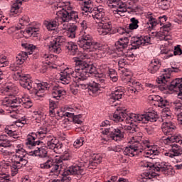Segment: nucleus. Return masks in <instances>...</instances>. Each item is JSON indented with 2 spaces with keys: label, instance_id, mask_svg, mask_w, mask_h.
Returning a JSON list of instances; mask_svg holds the SVG:
<instances>
[{
  "label": "nucleus",
  "instance_id": "1",
  "mask_svg": "<svg viewBox=\"0 0 182 182\" xmlns=\"http://www.w3.org/2000/svg\"><path fill=\"white\" fill-rule=\"evenodd\" d=\"M75 68H67L60 73V80L63 85H69L71 77L79 80H86L90 75L96 73V67L79 58H74Z\"/></svg>",
  "mask_w": 182,
  "mask_h": 182
},
{
  "label": "nucleus",
  "instance_id": "2",
  "mask_svg": "<svg viewBox=\"0 0 182 182\" xmlns=\"http://www.w3.org/2000/svg\"><path fill=\"white\" fill-rule=\"evenodd\" d=\"M157 112L156 111H148L145 114H127L126 111L117 109L113 114V120L116 123L119 122H126L128 124H134V123L147 124L149 122H157Z\"/></svg>",
  "mask_w": 182,
  "mask_h": 182
},
{
  "label": "nucleus",
  "instance_id": "3",
  "mask_svg": "<svg viewBox=\"0 0 182 182\" xmlns=\"http://www.w3.org/2000/svg\"><path fill=\"white\" fill-rule=\"evenodd\" d=\"M178 68H171L164 70L165 72H168L167 74H162L160 77V91L164 92V90H170L171 92H178V99L182 100V78H176L172 82H170V77L171 75L170 73H177Z\"/></svg>",
  "mask_w": 182,
  "mask_h": 182
},
{
  "label": "nucleus",
  "instance_id": "4",
  "mask_svg": "<svg viewBox=\"0 0 182 182\" xmlns=\"http://www.w3.org/2000/svg\"><path fill=\"white\" fill-rule=\"evenodd\" d=\"M4 93H6L7 96L4 97L1 101V105L9 107L6 109L7 113H10V117L13 119H16L18 117V114L19 111L17 107H19L22 103V98L18 97H14L12 93H14V88L12 86L7 85L4 90Z\"/></svg>",
  "mask_w": 182,
  "mask_h": 182
},
{
  "label": "nucleus",
  "instance_id": "5",
  "mask_svg": "<svg viewBox=\"0 0 182 182\" xmlns=\"http://www.w3.org/2000/svg\"><path fill=\"white\" fill-rule=\"evenodd\" d=\"M47 42L48 50L52 53H60L62 52V45L65 46V48L68 49L71 55H76L77 52V45L72 41L67 42L65 37L62 36L55 38H49L47 39Z\"/></svg>",
  "mask_w": 182,
  "mask_h": 182
},
{
  "label": "nucleus",
  "instance_id": "6",
  "mask_svg": "<svg viewBox=\"0 0 182 182\" xmlns=\"http://www.w3.org/2000/svg\"><path fill=\"white\" fill-rule=\"evenodd\" d=\"M170 102L167 101V100H163L161 97L160 98V107L161 109V119L164 123L161 126L162 133L165 134V136H168L173 134L174 130H176V125L173 124V123L168 122L171 120V111H170Z\"/></svg>",
  "mask_w": 182,
  "mask_h": 182
},
{
  "label": "nucleus",
  "instance_id": "7",
  "mask_svg": "<svg viewBox=\"0 0 182 182\" xmlns=\"http://www.w3.org/2000/svg\"><path fill=\"white\" fill-rule=\"evenodd\" d=\"M77 43L85 52H96L105 49L103 45L93 41V37L86 32L81 33Z\"/></svg>",
  "mask_w": 182,
  "mask_h": 182
},
{
  "label": "nucleus",
  "instance_id": "8",
  "mask_svg": "<svg viewBox=\"0 0 182 182\" xmlns=\"http://www.w3.org/2000/svg\"><path fill=\"white\" fill-rule=\"evenodd\" d=\"M26 144L28 149H33L29 152L30 156H35L36 157L45 158L48 156V148L46 146H42L43 142L40 140L35 141V136L32 135H28Z\"/></svg>",
  "mask_w": 182,
  "mask_h": 182
},
{
  "label": "nucleus",
  "instance_id": "9",
  "mask_svg": "<svg viewBox=\"0 0 182 182\" xmlns=\"http://www.w3.org/2000/svg\"><path fill=\"white\" fill-rule=\"evenodd\" d=\"M140 166L142 168H146V171L139 176L138 178L139 181L146 182L149 181V180H151V178L160 176L159 173L154 172L157 171L159 173L160 171V168L159 167V166H160L159 163H156L154 164L147 161H142L140 163ZM151 170H154V171Z\"/></svg>",
  "mask_w": 182,
  "mask_h": 182
},
{
  "label": "nucleus",
  "instance_id": "10",
  "mask_svg": "<svg viewBox=\"0 0 182 182\" xmlns=\"http://www.w3.org/2000/svg\"><path fill=\"white\" fill-rule=\"evenodd\" d=\"M129 144L124 149V156H129V157H134V156H138L140 153H143V149H146V147L149 149V141L144 140L135 141L134 136H132Z\"/></svg>",
  "mask_w": 182,
  "mask_h": 182
},
{
  "label": "nucleus",
  "instance_id": "11",
  "mask_svg": "<svg viewBox=\"0 0 182 182\" xmlns=\"http://www.w3.org/2000/svg\"><path fill=\"white\" fill-rule=\"evenodd\" d=\"M64 6L61 10H59L56 13V16L63 22H77L79 19V14L77 11L72 10V5L70 1H63Z\"/></svg>",
  "mask_w": 182,
  "mask_h": 182
},
{
  "label": "nucleus",
  "instance_id": "12",
  "mask_svg": "<svg viewBox=\"0 0 182 182\" xmlns=\"http://www.w3.org/2000/svg\"><path fill=\"white\" fill-rule=\"evenodd\" d=\"M23 27L17 26L16 27H11L9 28V32L11 31V32H14V36L16 39H21V38H23V35L25 33H28L30 36H32L33 33H36V32H39V29H41V23H32V24L27 27L25 31H21Z\"/></svg>",
  "mask_w": 182,
  "mask_h": 182
},
{
  "label": "nucleus",
  "instance_id": "13",
  "mask_svg": "<svg viewBox=\"0 0 182 182\" xmlns=\"http://www.w3.org/2000/svg\"><path fill=\"white\" fill-rule=\"evenodd\" d=\"M63 162L60 157L56 158L55 162L53 159H48L45 163L41 164L40 167L41 168L48 169L50 168V173H54L55 176H59L62 171Z\"/></svg>",
  "mask_w": 182,
  "mask_h": 182
},
{
  "label": "nucleus",
  "instance_id": "14",
  "mask_svg": "<svg viewBox=\"0 0 182 182\" xmlns=\"http://www.w3.org/2000/svg\"><path fill=\"white\" fill-rule=\"evenodd\" d=\"M75 113H79V109L75 107H65V112H59L57 111V114L60 117H63V116H65L66 117H70L71 119V122L74 124H82V114H79L77 115H75Z\"/></svg>",
  "mask_w": 182,
  "mask_h": 182
},
{
  "label": "nucleus",
  "instance_id": "15",
  "mask_svg": "<svg viewBox=\"0 0 182 182\" xmlns=\"http://www.w3.org/2000/svg\"><path fill=\"white\" fill-rule=\"evenodd\" d=\"M102 134H109L110 137L114 141H120L122 139H124V129L123 127H109L105 128L102 131Z\"/></svg>",
  "mask_w": 182,
  "mask_h": 182
},
{
  "label": "nucleus",
  "instance_id": "16",
  "mask_svg": "<svg viewBox=\"0 0 182 182\" xmlns=\"http://www.w3.org/2000/svg\"><path fill=\"white\" fill-rule=\"evenodd\" d=\"M123 77L127 83H130V87H128V92H129V93L137 95L139 92H141L143 85H141V83L139 82L132 80V73L130 72L124 73Z\"/></svg>",
  "mask_w": 182,
  "mask_h": 182
},
{
  "label": "nucleus",
  "instance_id": "17",
  "mask_svg": "<svg viewBox=\"0 0 182 182\" xmlns=\"http://www.w3.org/2000/svg\"><path fill=\"white\" fill-rule=\"evenodd\" d=\"M22 48L28 51H21L16 57V63L17 65H22L27 59L28 55H32L33 50L36 49V46L29 43H21Z\"/></svg>",
  "mask_w": 182,
  "mask_h": 182
},
{
  "label": "nucleus",
  "instance_id": "18",
  "mask_svg": "<svg viewBox=\"0 0 182 182\" xmlns=\"http://www.w3.org/2000/svg\"><path fill=\"white\" fill-rule=\"evenodd\" d=\"M46 141V147L47 149H50V150H54V153H57L58 154H60L62 153V143L59 142V140L56 139L53 135H47L45 139Z\"/></svg>",
  "mask_w": 182,
  "mask_h": 182
},
{
  "label": "nucleus",
  "instance_id": "19",
  "mask_svg": "<svg viewBox=\"0 0 182 182\" xmlns=\"http://www.w3.org/2000/svg\"><path fill=\"white\" fill-rule=\"evenodd\" d=\"M167 21V16L164 15L160 16V26L161 27V37L160 41H168V32L170 31L171 23L165 24L164 22Z\"/></svg>",
  "mask_w": 182,
  "mask_h": 182
},
{
  "label": "nucleus",
  "instance_id": "20",
  "mask_svg": "<svg viewBox=\"0 0 182 182\" xmlns=\"http://www.w3.org/2000/svg\"><path fill=\"white\" fill-rule=\"evenodd\" d=\"M151 37L149 36H134L131 38L132 49H138L141 45H149L150 43Z\"/></svg>",
  "mask_w": 182,
  "mask_h": 182
},
{
  "label": "nucleus",
  "instance_id": "21",
  "mask_svg": "<svg viewBox=\"0 0 182 182\" xmlns=\"http://www.w3.org/2000/svg\"><path fill=\"white\" fill-rule=\"evenodd\" d=\"M89 16H92L93 19H97L99 23L102 22L103 19H109V17L106 16V11L102 6L94 8Z\"/></svg>",
  "mask_w": 182,
  "mask_h": 182
},
{
  "label": "nucleus",
  "instance_id": "22",
  "mask_svg": "<svg viewBox=\"0 0 182 182\" xmlns=\"http://www.w3.org/2000/svg\"><path fill=\"white\" fill-rule=\"evenodd\" d=\"M112 31V21L110 18H104L102 21L99 23L97 32L100 35H109Z\"/></svg>",
  "mask_w": 182,
  "mask_h": 182
},
{
  "label": "nucleus",
  "instance_id": "23",
  "mask_svg": "<svg viewBox=\"0 0 182 182\" xmlns=\"http://www.w3.org/2000/svg\"><path fill=\"white\" fill-rule=\"evenodd\" d=\"M123 95H124V87H117L116 90L109 95V98L108 100L109 105H112V106H116V105H117V102L116 103V102H119V100H120V99L123 97Z\"/></svg>",
  "mask_w": 182,
  "mask_h": 182
},
{
  "label": "nucleus",
  "instance_id": "24",
  "mask_svg": "<svg viewBox=\"0 0 182 182\" xmlns=\"http://www.w3.org/2000/svg\"><path fill=\"white\" fill-rule=\"evenodd\" d=\"M171 149L170 150L171 152H166L165 153V156H168V157H171L173 159L174 157L175 161L173 162L175 163H180L181 161V159H177L176 157H178L181 156L182 154V149L181 146H178L176 144H170Z\"/></svg>",
  "mask_w": 182,
  "mask_h": 182
},
{
  "label": "nucleus",
  "instance_id": "25",
  "mask_svg": "<svg viewBox=\"0 0 182 182\" xmlns=\"http://www.w3.org/2000/svg\"><path fill=\"white\" fill-rule=\"evenodd\" d=\"M109 7L111 9H114L113 14L114 15H119V16H123V14L127 12L126 4L120 0H117L115 3L110 4Z\"/></svg>",
  "mask_w": 182,
  "mask_h": 182
},
{
  "label": "nucleus",
  "instance_id": "26",
  "mask_svg": "<svg viewBox=\"0 0 182 182\" xmlns=\"http://www.w3.org/2000/svg\"><path fill=\"white\" fill-rule=\"evenodd\" d=\"M65 174H70L71 176H83L85 174V169L82 166L77 165L70 166L64 168Z\"/></svg>",
  "mask_w": 182,
  "mask_h": 182
},
{
  "label": "nucleus",
  "instance_id": "27",
  "mask_svg": "<svg viewBox=\"0 0 182 182\" xmlns=\"http://www.w3.org/2000/svg\"><path fill=\"white\" fill-rule=\"evenodd\" d=\"M33 81H32V77L29 75H25L21 77L20 80V85L24 89H27V90H31V89H33Z\"/></svg>",
  "mask_w": 182,
  "mask_h": 182
},
{
  "label": "nucleus",
  "instance_id": "28",
  "mask_svg": "<svg viewBox=\"0 0 182 182\" xmlns=\"http://www.w3.org/2000/svg\"><path fill=\"white\" fill-rule=\"evenodd\" d=\"M21 6L22 0H16L11 7L10 16H18V15H21L22 13V9H21Z\"/></svg>",
  "mask_w": 182,
  "mask_h": 182
},
{
  "label": "nucleus",
  "instance_id": "29",
  "mask_svg": "<svg viewBox=\"0 0 182 182\" xmlns=\"http://www.w3.org/2000/svg\"><path fill=\"white\" fill-rule=\"evenodd\" d=\"M87 86L88 89V93L90 95V96H96L97 92L100 90V87H102L100 84L95 81H90L87 83Z\"/></svg>",
  "mask_w": 182,
  "mask_h": 182
},
{
  "label": "nucleus",
  "instance_id": "30",
  "mask_svg": "<svg viewBox=\"0 0 182 182\" xmlns=\"http://www.w3.org/2000/svg\"><path fill=\"white\" fill-rule=\"evenodd\" d=\"M15 153V155L13 156V160L20 161L24 164H28V153L26 151H21Z\"/></svg>",
  "mask_w": 182,
  "mask_h": 182
},
{
  "label": "nucleus",
  "instance_id": "31",
  "mask_svg": "<svg viewBox=\"0 0 182 182\" xmlns=\"http://www.w3.org/2000/svg\"><path fill=\"white\" fill-rule=\"evenodd\" d=\"M66 95V91H65V89L63 87L55 85L53 87L52 90V96L54 99H56V100H59L62 96H65Z\"/></svg>",
  "mask_w": 182,
  "mask_h": 182
},
{
  "label": "nucleus",
  "instance_id": "32",
  "mask_svg": "<svg viewBox=\"0 0 182 182\" xmlns=\"http://www.w3.org/2000/svg\"><path fill=\"white\" fill-rule=\"evenodd\" d=\"M160 173L166 177L173 176V168L167 162H161L160 164Z\"/></svg>",
  "mask_w": 182,
  "mask_h": 182
},
{
  "label": "nucleus",
  "instance_id": "33",
  "mask_svg": "<svg viewBox=\"0 0 182 182\" xmlns=\"http://www.w3.org/2000/svg\"><path fill=\"white\" fill-rule=\"evenodd\" d=\"M25 166H26V164H23L19 161H14V162L10 165L11 176L13 177L16 176L19 169L22 168V167H25Z\"/></svg>",
  "mask_w": 182,
  "mask_h": 182
},
{
  "label": "nucleus",
  "instance_id": "34",
  "mask_svg": "<svg viewBox=\"0 0 182 182\" xmlns=\"http://www.w3.org/2000/svg\"><path fill=\"white\" fill-rule=\"evenodd\" d=\"M59 19L60 18H59L56 15L55 19L51 21H46L44 22V25L47 28L48 31H55V29L59 26V23L60 22Z\"/></svg>",
  "mask_w": 182,
  "mask_h": 182
},
{
  "label": "nucleus",
  "instance_id": "35",
  "mask_svg": "<svg viewBox=\"0 0 182 182\" xmlns=\"http://www.w3.org/2000/svg\"><path fill=\"white\" fill-rule=\"evenodd\" d=\"M146 16V19H148L146 24V28H147L149 31H151V29H153V28H154V26H156V25L158 24L157 20L156 19V18H154V16H153L151 13H148Z\"/></svg>",
  "mask_w": 182,
  "mask_h": 182
},
{
  "label": "nucleus",
  "instance_id": "36",
  "mask_svg": "<svg viewBox=\"0 0 182 182\" xmlns=\"http://www.w3.org/2000/svg\"><path fill=\"white\" fill-rule=\"evenodd\" d=\"M162 141H164V144H173V143H178L179 144H182V139L181 136H167L166 138H164V136L162 137Z\"/></svg>",
  "mask_w": 182,
  "mask_h": 182
},
{
  "label": "nucleus",
  "instance_id": "37",
  "mask_svg": "<svg viewBox=\"0 0 182 182\" xmlns=\"http://www.w3.org/2000/svg\"><path fill=\"white\" fill-rule=\"evenodd\" d=\"M129 37H124L119 39L118 41L115 43V46L119 50H123V49L127 48V46H129Z\"/></svg>",
  "mask_w": 182,
  "mask_h": 182
},
{
  "label": "nucleus",
  "instance_id": "38",
  "mask_svg": "<svg viewBox=\"0 0 182 182\" xmlns=\"http://www.w3.org/2000/svg\"><path fill=\"white\" fill-rule=\"evenodd\" d=\"M84 6H82V14H87L85 15H89V14L93 11V1L92 0H84Z\"/></svg>",
  "mask_w": 182,
  "mask_h": 182
},
{
  "label": "nucleus",
  "instance_id": "39",
  "mask_svg": "<svg viewBox=\"0 0 182 182\" xmlns=\"http://www.w3.org/2000/svg\"><path fill=\"white\" fill-rule=\"evenodd\" d=\"M48 128L45 127H41L35 134V140H36V139H38V140H43V139H46V137L48 136H46V134H48Z\"/></svg>",
  "mask_w": 182,
  "mask_h": 182
},
{
  "label": "nucleus",
  "instance_id": "40",
  "mask_svg": "<svg viewBox=\"0 0 182 182\" xmlns=\"http://www.w3.org/2000/svg\"><path fill=\"white\" fill-rule=\"evenodd\" d=\"M102 160H103V157L102 156V155L99 154H94L91 157L89 165L96 167L97 164H100V163H102Z\"/></svg>",
  "mask_w": 182,
  "mask_h": 182
},
{
  "label": "nucleus",
  "instance_id": "41",
  "mask_svg": "<svg viewBox=\"0 0 182 182\" xmlns=\"http://www.w3.org/2000/svg\"><path fill=\"white\" fill-rule=\"evenodd\" d=\"M62 178L61 179H54V180H51L50 181V182H70V181L72 180V178H70V174H65V168L63 167L62 170L60 171Z\"/></svg>",
  "mask_w": 182,
  "mask_h": 182
},
{
  "label": "nucleus",
  "instance_id": "42",
  "mask_svg": "<svg viewBox=\"0 0 182 182\" xmlns=\"http://www.w3.org/2000/svg\"><path fill=\"white\" fill-rule=\"evenodd\" d=\"M160 63V60L154 59L151 60L149 65L148 70L150 73H156L159 70V67L157 65Z\"/></svg>",
  "mask_w": 182,
  "mask_h": 182
},
{
  "label": "nucleus",
  "instance_id": "43",
  "mask_svg": "<svg viewBox=\"0 0 182 182\" xmlns=\"http://www.w3.org/2000/svg\"><path fill=\"white\" fill-rule=\"evenodd\" d=\"M148 102L156 107H160V96L159 95H149L148 97Z\"/></svg>",
  "mask_w": 182,
  "mask_h": 182
},
{
  "label": "nucleus",
  "instance_id": "44",
  "mask_svg": "<svg viewBox=\"0 0 182 182\" xmlns=\"http://www.w3.org/2000/svg\"><path fill=\"white\" fill-rule=\"evenodd\" d=\"M33 89L36 90H43V92H45V90H48V89H49V85L46 82H35L33 84Z\"/></svg>",
  "mask_w": 182,
  "mask_h": 182
},
{
  "label": "nucleus",
  "instance_id": "45",
  "mask_svg": "<svg viewBox=\"0 0 182 182\" xmlns=\"http://www.w3.org/2000/svg\"><path fill=\"white\" fill-rule=\"evenodd\" d=\"M148 147H146V148H143V150H142V153H144V156H145V157H150L151 158V156H156V154H157V150H153L151 149V146L150 145H149L148 144Z\"/></svg>",
  "mask_w": 182,
  "mask_h": 182
},
{
  "label": "nucleus",
  "instance_id": "46",
  "mask_svg": "<svg viewBox=\"0 0 182 182\" xmlns=\"http://www.w3.org/2000/svg\"><path fill=\"white\" fill-rule=\"evenodd\" d=\"M58 105L56 104V102L50 100H49V114L51 117H54L56 114V111L55 110L56 109V107Z\"/></svg>",
  "mask_w": 182,
  "mask_h": 182
},
{
  "label": "nucleus",
  "instance_id": "47",
  "mask_svg": "<svg viewBox=\"0 0 182 182\" xmlns=\"http://www.w3.org/2000/svg\"><path fill=\"white\" fill-rule=\"evenodd\" d=\"M0 141H2L0 143V147H4V149H6V147H10L11 146V141L7 139L6 134L0 135Z\"/></svg>",
  "mask_w": 182,
  "mask_h": 182
},
{
  "label": "nucleus",
  "instance_id": "48",
  "mask_svg": "<svg viewBox=\"0 0 182 182\" xmlns=\"http://www.w3.org/2000/svg\"><path fill=\"white\" fill-rule=\"evenodd\" d=\"M29 22H31V19L29 18V17L24 15L21 18H20L18 21V23L20 25L19 26L22 28H23V26H28V25H29L30 26L32 24H29Z\"/></svg>",
  "mask_w": 182,
  "mask_h": 182
},
{
  "label": "nucleus",
  "instance_id": "49",
  "mask_svg": "<svg viewBox=\"0 0 182 182\" xmlns=\"http://www.w3.org/2000/svg\"><path fill=\"white\" fill-rule=\"evenodd\" d=\"M130 23L128 26V29L129 31H134V29H137L139 28V20L134 17L130 19Z\"/></svg>",
  "mask_w": 182,
  "mask_h": 182
},
{
  "label": "nucleus",
  "instance_id": "50",
  "mask_svg": "<svg viewBox=\"0 0 182 182\" xmlns=\"http://www.w3.org/2000/svg\"><path fill=\"white\" fill-rule=\"evenodd\" d=\"M4 132L8 136L12 137L13 139H18V134H16V131H13L11 127H6Z\"/></svg>",
  "mask_w": 182,
  "mask_h": 182
},
{
  "label": "nucleus",
  "instance_id": "51",
  "mask_svg": "<svg viewBox=\"0 0 182 182\" xmlns=\"http://www.w3.org/2000/svg\"><path fill=\"white\" fill-rule=\"evenodd\" d=\"M117 31L119 35H124V36H130V30L127 27H119Z\"/></svg>",
  "mask_w": 182,
  "mask_h": 182
},
{
  "label": "nucleus",
  "instance_id": "52",
  "mask_svg": "<svg viewBox=\"0 0 182 182\" xmlns=\"http://www.w3.org/2000/svg\"><path fill=\"white\" fill-rule=\"evenodd\" d=\"M73 124V122H72V119L70 117H68V119H65V121H63L62 126L63 127H64V129L69 130L72 129Z\"/></svg>",
  "mask_w": 182,
  "mask_h": 182
},
{
  "label": "nucleus",
  "instance_id": "53",
  "mask_svg": "<svg viewBox=\"0 0 182 182\" xmlns=\"http://www.w3.org/2000/svg\"><path fill=\"white\" fill-rule=\"evenodd\" d=\"M11 167L9 162L4 161L0 164V169L4 171V173H6L8 171V168Z\"/></svg>",
  "mask_w": 182,
  "mask_h": 182
},
{
  "label": "nucleus",
  "instance_id": "54",
  "mask_svg": "<svg viewBox=\"0 0 182 182\" xmlns=\"http://www.w3.org/2000/svg\"><path fill=\"white\" fill-rule=\"evenodd\" d=\"M161 58L164 59H168V58H171L173 54H171L168 50H161Z\"/></svg>",
  "mask_w": 182,
  "mask_h": 182
},
{
  "label": "nucleus",
  "instance_id": "55",
  "mask_svg": "<svg viewBox=\"0 0 182 182\" xmlns=\"http://www.w3.org/2000/svg\"><path fill=\"white\" fill-rule=\"evenodd\" d=\"M100 69L101 72L107 75L109 70H110V67L107 64H102L100 67Z\"/></svg>",
  "mask_w": 182,
  "mask_h": 182
},
{
  "label": "nucleus",
  "instance_id": "56",
  "mask_svg": "<svg viewBox=\"0 0 182 182\" xmlns=\"http://www.w3.org/2000/svg\"><path fill=\"white\" fill-rule=\"evenodd\" d=\"M23 76H25V74H21V71H16V73H14V74L13 75V78L14 79V80H20L22 77H23Z\"/></svg>",
  "mask_w": 182,
  "mask_h": 182
},
{
  "label": "nucleus",
  "instance_id": "57",
  "mask_svg": "<svg viewBox=\"0 0 182 182\" xmlns=\"http://www.w3.org/2000/svg\"><path fill=\"white\" fill-rule=\"evenodd\" d=\"M9 65V62L6 60V57H0V68H5V66H8Z\"/></svg>",
  "mask_w": 182,
  "mask_h": 182
},
{
  "label": "nucleus",
  "instance_id": "58",
  "mask_svg": "<svg viewBox=\"0 0 182 182\" xmlns=\"http://www.w3.org/2000/svg\"><path fill=\"white\" fill-rule=\"evenodd\" d=\"M73 146L75 149H79V147H81V146H83V139L82 138L77 139L73 143Z\"/></svg>",
  "mask_w": 182,
  "mask_h": 182
},
{
  "label": "nucleus",
  "instance_id": "59",
  "mask_svg": "<svg viewBox=\"0 0 182 182\" xmlns=\"http://www.w3.org/2000/svg\"><path fill=\"white\" fill-rule=\"evenodd\" d=\"M125 130H127L129 134H134L136 133V127L134 126H127L125 127Z\"/></svg>",
  "mask_w": 182,
  "mask_h": 182
},
{
  "label": "nucleus",
  "instance_id": "60",
  "mask_svg": "<svg viewBox=\"0 0 182 182\" xmlns=\"http://www.w3.org/2000/svg\"><path fill=\"white\" fill-rule=\"evenodd\" d=\"M0 182H9V176L5 173H0Z\"/></svg>",
  "mask_w": 182,
  "mask_h": 182
},
{
  "label": "nucleus",
  "instance_id": "61",
  "mask_svg": "<svg viewBox=\"0 0 182 182\" xmlns=\"http://www.w3.org/2000/svg\"><path fill=\"white\" fill-rule=\"evenodd\" d=\"M161 9H163V11L168 9V1L167 0H161Z\"/></svg>",
  "mask_w": 182,
  "mask_h": 182
},
{
  "label": "nucleus",
  "instance_id": "62",
  "mask_svg": "<svg viewBox=\"0 0 182 182\" xmlns=\"http://www.w3.org/2000/svg\"><path fill=\"white\" fill-rule=\"evenodd\" d=\"M16 126L17 127H23L25 124H26V120L25 119H18L17 121L15 122Z\"/></svg>",
  "mask_w": 182,
  "mask_h": 182
},
{
  "label": "nucleus",
  "instance_id": "63",
  "mask_svg": "<svg viewBox=\"0 0 182 182\" xmlns=\"http://www.w3.org/2000/svg\"><path fill=\"white\" fill-rule=\"evenodd\" d=\"M173 105H175V112L176 113H178L181 110L182 105L180 102H177V101L173 102Z\"/></svg>",
  "mask_w": 182,
  "mask_h": 182
},
{
  "label": "nucleus",
  "instance_id": "64",
  "mask_svg": "<svg viewBox=\"0 0 182 182\" xmlns=\"http://www.w3.org/2000/svg\"><path fill=\"white\" fill-rule=\"evenodd\" d=\"M25 146H23V144H19L16 145L15 148V152L18 151H25Z\"/></svg>",
  "mask_w": 182,
  "mask_h": 182
}]
</instances>
